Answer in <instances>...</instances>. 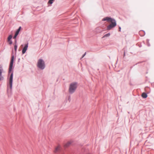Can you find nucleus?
Masks as SVG:
<instances>
[{
    "label": "nucleus",
    "instance_id": "nucleus-13",
    "mask_svg": "<svg viewBox=\"0 0 154 154\" xmlns=\"http://www.w3.org/2000/svg\"><path fill=\"white\" fill-rule=\"evenodd\" d=\"M17 45H16V44L15 43V45L14 46V50H15V52H16V51H17Z\"/></svg>",
    "mask_w": 154,
    "mask_h": 154
},
{
    "label": "nucleus",
    "instance_id": "nucleus-17",
    "mask_svg": "<svg viewBox=\"0 0 154 154\" xmlns=\"http://www.w3.org/2000/svg\"><path fill=\"white\" fill-rule=\"evenodd\" d=\"M17 35L15 34V35L14 37V38L15 39Z\"/></svg>",
    "mask_w": 154,
    "mask_h": 154
},
{
    "label": "nucleus",
    "instance_id": "nucleus-2",
    "mask_svg": "<svg viewBox=\"0 0 154 154\" xmlns=\"http://www.w3.org/2000/svg\"><path fill=\"white\" fill-rule=\"evenodd\" d=\"M37 66L40 69H43L45 67V65L44 61L42 59H39L37 63Z\"/></svg>",
    "mask_w": 154,
    "mask_h": 154
},
{
    "label": "nucleus",
    "instance_id": "nucleus-6",
    "mask_svg": "<svg viewBox=\"0 0 154 154\" xmlns=\"http://www.w3.org/2000/svg\"><path fill=\"white\" fill-rule=\"evenodd\" d=\"M61 146L60 145H57L55 148V149L54 151V152L55 153H57L58 152L60 149Z\"/></svg>",
    "mask_w": 154,
    "mask_h": 154
},
{
    "label": "nucleus",
    "instance_id": "nucleus-16",
    "mask_svg": "<svg viewBox=\"0 0 154 154\" xmlns=\"http://www.w3.org/2000/svg\"><path fill=\"white\" fill-rule=\"evenodd\" d=\"M19 31H18V30H17L15 33V34L18 35V34L19 33Z\"/></svg>",
    "mask_w": 154,
    "mask_h": 154
},
{
    "label": "nucleus",
    "instance_id": "nucleus-18",
    "mask_svg": "<svg viewBox=\"0 0 154 154\" xmlns=\"http://www.w3.org/2000/svg\"><path fill=\"white\" fill-rule=\"evenodd\" d=\"M21 27H20L19 28V29H17V30H18V31H19V32L20 31V29H21Z\"/></svg>",
    "mask_w": 154,
    "mask_h": 154
},
{
    "label": "nucleus",
    "instance_id": "nucleus-19",
    "mask_svg": "<svg viewBox=\"0 0 154 154\" xmlns=\"http://www.w3.org/2000/svg\"><path fill=\"white\" fill-rule=\"evenodd\" d=\"M86 53L85 52V53L84 54V55H83L82 58H83L85 56V55H86Z\"/></svg>",
    "mask_w": 154,
    "mask_h": 154
},
{
    "label": "nucleus",
    "instance_id": "nucleus-9",
    "mask_svg": "<svg viewBox=\"0 0 154 154\" xmlns=\"http://www.w3.org/2000/svg\"><path fill=\"white\" fill-rule=\"evenodd\" d=\"M112 18H109V17H106L104 18H103L102 19V20L103 21L106 20L108 22H110L112 20Z\"/></svg>",
    "mask_w": 154,
    "mask_h": 154
},
{
    "label": "nucleus",
    "instance_id": "nucleus-12",
    "mask_svg": "<svg viewBox=\"0 0 154 154\" xmlns=\"http://www.w3.org/2000/svg\"><path fill=\"white\" fill-rule=\"evenodd\" d=\"M110 35V33H108V34H106L104 35L102 37V38H104L106 37H108Z\"/></svg>",
    "mask_w": 154,
    "mask_h": 154
},
{
    "label": "nucleus",
    "instance_id": "nucleus-20",
    "mask_svg": "<svg viewBox=\"0 0 154 154\" xmlns=\"http://www.w3.org/2000/svg\"><path fill=\"white\" fill-rule=\"evenodd\" d=\"M119 31H121V27H119Z\"/></svg>",
    "mask_w": 154,
    "mask_h": 154
},
{
    "label": "nucleus",
    "instance_id": "nucleus-21",
    "mask_svg": "<svg viewBox=\"0 0 154 154\" xmlns=\"http://www.w3.org/2000/svg\"><path fill=\"white\" fill-rule=\"evenodd\" d=\"M143 32V31H140L139 32L140 33L141 32Z\"/></svg>",
    "mask_w": 154,
    "mask_h": 154
},
{
    "label": "nucleus",
    "instance_id": "nucleus-10",
    "mask_svg": "<svg viewBox=\"0 0 154 154\" xmlns=\"http://www.w3.org/2000/svg\"><path fill=\"white\" fill-rule=\"evenodd\" d=\"M142 97L144 98H145L147 97V95L145 93H143L141 95Z\"/></svg>",
    "mask_w": 154,
    "mask_h": 154
},
{
    "label": "nucleus",
    "instance_id": "nucleus-5",
    "mask_svg": "<svg viewBox=\"0 0 154 154\" xmlns=\"http://www.w3.org/2000/svg\"><path fill=\"white\" fill-rule=\"evenodd\" d=\"M14 57L13 56L11 57V60L10 64V66L9 68V72H10L11 71L12 67H13V61H14Z\"/></svg>",
    "mask_w": 154,
    "mask_h": 154
},
{
    "label": "nucleus",
    "instance_id": "nucleus-7",
    "mask_svg": "<svg viewBox=\"0 0 154 154\" xmlns=\"http://www.w3.org/2000/svg\"><path fill=\"white\" fill-rule=\"evenodd\" d=\"M72 143V142L71 141H69L65 143L64 145V147L65 148H67L70 146Z\"/></svg>",
    "mask_w": 154,
    "mask_h": 154
},
{
    "label": "nucleus",
    "instance_id": "nucleus-4",
    "mask_svg": "<svg viewBox=\"0 0 154 154\" xmlns=\"http://www.w3.org/2000/svg\"><path fill=\"white\" fill-rule=\"evenodd\" d=\"M13 73H12L10 75L9 80V86L10 88L11 89L12 86Z\"/></svg>",
    "mask_w": 154,
    "mask_h": 154
},
{
    "label": "nucleus",
    "instance_id": "nucleus-3",
    "mask_svg": "<svg viewBox=\"0 0 154 154\" xmlns=\"http://www.w3.org/2000/svg\"><path fill=\"white\" fill-rule=\"evenodd\" d=\"M110 22H111V23L107 27V29L108 30H110L116 25V21L114 19H112Z\"/></svg>",
    "mask_w": 154,
    "mask_h": 154
},
{
    "label": "nucleus",
    "instance_id": "nucleus-15",
    "mask_svg": "<svg viewBox=\"0 0 154 154\" xmlns=\"http://www.w3.org/2000/svg\"><path fill=\"white\" fill-rule=\"evenodd\" d=\"M7 41L9 43V44L10 45H11L12 44V42L11 40H10L9 41Z\"/></svg>",
    "mask_w": 154,
    "mask_h": 154
},
{
    "label": "nucleus",
    "instance_id": "nucleus-14",
    "mask_svg": "<svg viewBox=\"0 0 154 154\" xmlns=\"http://www.w3.org/2000/svg\"><path fill=\"white\" fill-rule=\"evenodd\" d=\"M54 0H49L48 2V3L52 4L53 3V1Z\"/></svg>",
    "mask_w": 154,
    "mask_h": 154
},
{
    "label": "nucleus",
    "instance_id": "nucleus-1",
    "mask_svg": "<svg viewBox=\"0 0 154 154\" xmlns=\"http://www.w3.org/2000/svg\"><path fill=\"white\" fill-rule=\"evenodd\" d=\"M77 86V84L76 82H73L71 83L69 87V92L70 94L73 93L75 91Z\"/></svg>",
    "mask_w": 154,
    "mask_h": 154
},
{
    "label": "nucleus",
    "instance_id": "nucleus-8",
    "mask_svg": "<svg viewBox=\"0 0 154 154\" xmlns=\"http://www.w3.org/2000/svg\"><path fill=\"white\" fill-rule=\"evenodd\" d=\"M28 47V43L26 44L25 46L23 48L22 51V53L23 54H24L26 52Z\"/></svg>",
    "mask_w": 154,
    "mask_h": 154
},
{
    "label": "nucleus",
    "instance_id": "nucleus-11",
    "mask_svg": "<svg viewBox=\"0 0 154 154\" xmlns=\"http://www.w3.org/2000/svg\"><path fill=\"white\" fill-rule=\"evenodd\" d=\"M12 35H9L8 38H7V41H9L10 40H11V39L12 38Z\"/></svg>",
    "mask_w": 154,
    "mask_h": 154
}]
</instances>
